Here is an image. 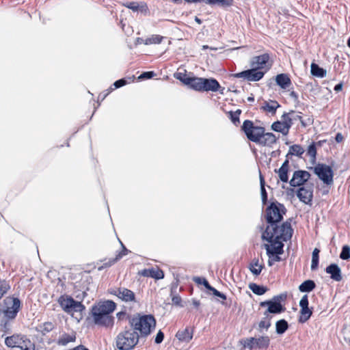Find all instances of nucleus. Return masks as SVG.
<instances>
[{"mask_svg":"<svg viewBox=\"0 0 350 350\" xmlns=\"http://www.w3.org/2000/svg\"><path fill=\"white\" fill-rule=\"evenodd\" d=\"M176 288H177V285H176V286L173 285L172 288H171L172 301L173 304H174L176 306H182V305H181V302H182L181 297L178 295L174 294Z\"/></svg>","mask_w":350,"mask_h":350,"instance_id":"nucleus-42","label":"nucleus"},{"mask_svg":"<svg viewBox=\"0 0 350 350\" xmlns=\"http://www.w3.org/2000/svg\"><path fill=\"white\" fill-rule=\"evenodd\" d=\"M111 293L117 296L121 300L130 302V301H135V293L126 288H117L111 291Z\"/></svg>","mask_w":350,"mask_h":350,"instance_id":"nucleus-16","label":"nucleus"},{"mask_svg":"<svg viewBox=\"0 0 350 350\" xmlns=\"http://www.w3.org/2000/svg\"><path fill=\"white\" fill-rule=\"evenodd\" d=\"M162 40V36L153 35L151 37L146 38L144 43L145 44H159L161 42Z\"/></svg>","mask_w":350,"mask_h":350,"instance_id":"nucleus-46","label":"nucleus"},{"mask_svg":"<svg viewBox=\"0 0 350 350\" xmlns=\"http://www.w3.org/2000/svg\"><path fill=\"white\" fill-rule=\"evenodd\" d=\"M316 287L315 282L312 280H307L299 286V291L302 293H309L313 291Z\"/></svg>","mask_w":350,"mask_h":350,"instance_id":"nucleus-32","label":"nucleus"},{"mask_svg":"<svg viewBox=\"0 0 350 350\" xmlns=\"http://www.w3.org/2000/svg\"><path fill=\"white\" fill-rule=\"evenodd\" d=\"M275 83L282 89H286L291 85V80L287 74L281 73L276 75Z\"/></svg>","mask_w":350,"mask_h":350,"instance_id":"nucleus-22","label":"nucleus"},{"mask_svg":"<svg viewBox=\"0 0 350 350\" xmlns=\"http://www.w3.org/2000/svg\"><path fill=\"white\" fill-rule=\"evenodd\" d=\"M280 107V105L276 100H269V101H265L264 103V105L262 106L261 109L271 113V114H275L277 109Z\"/></svg>","mask_w":350,"mask_h":350,"instance_id":"nucleus-25","label":"nucleus"},{"mask_svg":"<svg viewBox=\"0 0 350 350\" xmlns=\"http://www.w3.org/2000/svg\"><path fill=\"white\" fill-rule=\"evenodd\" d=\"M202 92H217L221 88L219 82L214 78L202 79Z\"/></svg>","mask_w":350,"mask_h":350,"instance_id":"nucleus-17","label":"nucleus"},{"mask_svg":"<svg viewBox=\"0 0 350 350\" xmlns=\"http://www.w3.org/2000/svg\"><path fill=\"white\" fill-rule=\"evenodd\" d=\"M149 273L150 276L151 278H155V279H162L164 278V273L161 269H155L154 268H152L149 269Z\"/></svg>","mask_w":350,"mask_h":350,"instance_id":"nucleus-44","label":"nucleus"},{"mask_svg":"<svg viewBox=\"0 0 350 350\" xmlns=\"http://www.w3.org/2000/svg\"><path fill=\"white\" fill-rule=\"evenodd\" d=\"M120 242L122 245V251L119 252L118 254H116V256L115 257L116 260H117L118 261L119 260H120L124 256H126L129 252L120 241Z\"/></svg>","mask_w":350,"mask_h":350,"instance_id":"nucleus-51","label":"nucleus"},{"mask_svg":"<svg viewBox=\"0 0 350 350\" xmlns=\"http://www.w3.org/2000/svg\"><path fill=\"white\" fill-rule=\"evenodd\" d=\"M57 302L62 310L70 313L71 312H82L85 309V306L79 301H75L72 297L63 295H61Z\"/></svg>","mask_w":350,"mask_h":350,"instance_id":"nucleus-7","label":"nucleus"},{"mask_svg":"<svg viewBox=\"0 0 350 350\" xmlns=\"http://www.w3.org/2000/svg\"><path fill=\"white\" fill-rule=\"evenodd\" d=\"M314 172L325 184L327 185L333 184L334 172L329 165L318 163L314 167Z\"/></svg>","mask_w":350,"mask_h":350,"instance_id":"nucleus-9","label":"nucleus"},{"mask_svg":"<svg viewBox=\"0 0 350 350\" xmlns=\"http://www.w3.org/2000/svg\"><path fill=\"white\" fill-rule=\"evenodd\" d=\"M282 119L284 120L283 122L284 123H286L287 125H289V129H290L291 126H292V124H293V120H291V118L289 116V113H284L282 115Z\"/></svg>","mask_w":350,"mask_h":350,"instance_id":"nucleus-54","label":"nucleus"},{"mask_svg":"<svg viewBox=\"0 0 350 350\" xmlns=\"http://www.w3.org/2000/svg\"><path fill=\"white\" fill-rule=\"evenodd\" d=\"M310 177V174L305 170H297L295 171L292 178L289 181V184L291 187H300L304 185Z\"/></svg>","mask_w":350,"mask_h":350,"instance_id":"nucleus-14","label":"nucleus"},{"mask_svg":"<svg viewBox=\"0 0 350 350\" xmlns=\"http://www.w3.org/2000/svg\"><path fill=\"white\" fill-rule=\"evenodd\" d=\"M193 334V329L190 327H187L183 330H179L176 334V337L182 342H188L192 338Z\"/></svg>","mask_w":350,"mask_h":350,"instance_id":"nucleus-21","label":"nucleus"},{"mask_svg":"<svg viewBox=\"0 0 350 350\" xmlns=\"http://www.w3.org/2000/svg\"><path fill=\"white\" fill-rule=\"evenodd\" d=\"M271 129L283 135H286L289 131V125H287L286 123H284L283 122L277 121L272 124Z\"/></svg>","mask_w":350,"mask_h":350,"instance_id":"nucleus-29","label":"nucleus"},{"mask_svg":"<svg viewBox=\"0 0 350 350\" xmlns=\"http://www.w3.org/2000/svg\"><path fill=\"white\" fill-rule=\"evenodd\" d=\"M118 260L116 258L109 259L107 262H105L101 267H98V270L100 271L104 268L109 267L115 264Z\"/></svg>","mask_w":350,"mask_h":350,"instance_id":"nucleus-56","label":"nucleus"},{"mask_svg":"<svg viewBox=\"0 0 350 350\" xmlns=\"http://www.w3.org/2000/svg\"><path fill=\"white\" fill-rule=\"evenodd\" d=\"M241 128L247 138L256 144L260 142L265 131L264 127L254 126L253 122L249 120L243 122Z\"/></svg>","mask_w":350,"mask_h":350,"instance_id":"nucleus-6","label":"nucleus"},{"mask_svg":"<svg viewBox=\"0 0 350 350\" xmlns=\"http://www.w3.org/2000/svg\"><path fill=\"white\" fill-rule=\"evenodd\" d=\"M176 79H179L184 84L187 85L190 87L193 82L194 77H186L185 75H184V77H176Z\"/></svg>","mask_w":350,"mask_h":350,"instance_id":"nucleus-52","label":"nucleus"},{"mask_svg":"<svg viewBox=\"0 0 350 350\" xmlns=\"http://www.w3.org/2000/svg\"><path fill=\"white\" fill-rule=\"evenodd\" d=\"M269 70V68H267L265 70H258L251 68L250 69L234 74V77L243 78L248 81H258L263 78Z\"/></svg>","mask_w":350,"mask_h":350,"instance_id":"nucleus-12","label":"nucleus"},{"mask_svg":"<svg viewBox=\"0 0 350 350\" xmlns=\"http://www.w3.org/2000/svg\"><path fill=\"white\" fill-rule=\"evenodd\" d=\"M300 315L299 317V322L304 323L306 322L312 316V312L309 307H300Z\"/></svg>","mask_w":350,"mask_h":350,"instance_id":"nucleus-34","label":"nucleus"},{"mask_svg":"<svg viewBox=\"0 0 350 350\" xmlns=\"http://www.w3.org/2000/svg\"><path fill=\"white\" fill-rule=\"evenodd\" d=\"M5 308L3 310L4 315L9 319L16 318L21 308V301L17 297H8L5 300Z\"/></svg>","mask_w":350,"mask_h":350,"instance_id":"nucleus-10","label":"nucleus"},{"mask_svg":"<svg viewBox=\"0 0 350 350\" xmlns=\"http://www.w3.org/2000/svg\"><path fill=\"white\" fill-rule=\"evenodd\" d=\"M277 137L272 133H263L262 138L257 144L264 146H271L276 143Z\"/></svg>","mask_w":350,"mask_h":350,"instance_id":"nucleus-23","label":"nucleus"},{"mask_svg":"<svg viewBox=\"0 0 350 350\" xmlns=\"http://www.w3.org/2000/svg\"><path fill=\"white\" fill-rule=\"evenodd\" d=\"M21 344L18 346L17 348L20 349V350H35L34 344L26 336H24L21 340Z\"/></svg>","mask_w":350,"mask_h":350,"instance_id":"nucleus-36","label":"nucleus"},{"mask_svg":"<svg viewBox=\"0 0 350 350\" xmlns=\"http://www.w3.org/2000/svg\"><path fill=\"white\" fill-rule=\"evenodd\" d=\"M310 72L312 75L319 78H323L326 76L327 74V72L324 68L320 67L318 64L315 63L311 64Z\"/></svg>","mask_w":350,"mask_h":350,"instance_id":"nucleus-30","label":"nucleus"},{"mask_svg":"<svg viewBox=\"0 0 350 350\" xmlns=\"http://www.w3.org/2000/svg\"><path fill=\"white\" fill-rule=\"evenodd\" d=\"M193 281L198 284H202L206 289L210 286L208 280L202 277H194Z\"/></svg>","mask_w":350,"mask_h":350,"instance_id":"nucleus-50","label":"nucleus"},{"mask_svg":"<svg viewBox=\"0 0 350 350\" xmlns=\"http://www.w3.org/2000/svg\"><path fill=\"white\" fill-rule=\"evenodd\" d=\"M305 150L299 144H293L289 147V150L286 157H288L289 156H297L301 158Z\"/></svg>","mask_w":350,"mask_h":350,"instance_id":"nucleus-27","label":"nucleus"},{"mask_svg":"<svg viewBox=\"0 0 350 350\" xmlns=\"http://www.w3.org/2000/svg\"><path fill=\"white\" fill-rule=\"evenodd\" d=\"M271 245H265V248L267 250V254L269 258H272L274 254H282L284 252V244L280 241H278L277 243H274L273 242H269Z\"/></svg>","mask_w":350,"mask_h":350,"instance_id":"nucleus-18","label":"nucleus"},{"mask_svg":"<svg viewBox=\"0 0 350 350\" xmlns=\"http://www.w3.org/2000/svg\"><path fill=\"white\" fill-rule=\"evenodd\" d=\"M308 297L307 295H304L301 300L299 301V306L300 307H308Z\"/></svg>","mask_w":350,"mask_h":350,"instance_id":"nucleus-59","label":"nucleus"},{"mask_svg":"<svg viewBox=\"0 0 350 350\" xmlns=\"http://www.w3.org/2000/svg\"><path fill=\"white\" fill-rule=\"evenodd\" d=\"M250 270L254 275H258L262 271L263 265H259L258 260L253 261L250 265Z\"/></svg>","mask_w":350,"mask_h":350,"instance_id":"nucleus-39","label":"nucleus"},{"mask_svg":"<svg viewBox=\"0 0 350 350\" xmlns=\"http://www.w3.org/2000/svg\"><path fill=\"white\" fill-rule=\"evenodd\" d=\"M340 258L342 260H348L350 258V247L347 245H344L340 254Z\"/></svg>","mask_w":350,"mask_h":350,"instance_id":"nucleus-49","label":"nucleus"},{"mask_svg":"<svg viewBox=\"0 0 350 350\" xmlns=\"http://www.w3.org/2000/svg\"><path fill=\"white\" fill-rule=\"evenodd\" d=\"M342 86H343L342 83H338V84H336V85H335V87H334V90L336 92H340V91H341V90H342Z\"/></svg>","mask_w":350,"mask_h":350,"instance_id":"nucleus-64","label":"nucleus"},{"mask_svg":"<svg viewBox=\"0 0 350 350\" xmlns=\"http://www.w3.org/2000/svg\"><path fill=\"white\" fill-rule=\"evenodd\" d=\"M287 298V293H283L280 295L273 296L271 299L261 301L260 306L262 308L267 307V310L263 312L267 316L271 314H278L284 312L286 310L284 306L282 304Z\"/></svg>","mask_w":350,"mask_h":350,"instance_id":"nucleus-4","label":"nucleus"},{"mask_svg":"<svg viewBox=\"0 0 350 350\" xmlns=\"http://www.w3.org/2000/svg\"><path fill=\"white\" fill-rule=\"evenodd\" d=\"M124 5L126 8L133 10V12H137L139 10V5L137 2H134V1L129 2V3H126V4H124Z\"/></svg>","mask_w":350,"mask_h":350,"instance_id":"nucleus-55","label":"nucleus"},{"mask_svg":"<svg viewBox=\"0 0 350 350\" xmlns=\"http://www.w3.org/2000/svg\"><path fill=\"white\" fill-rule=\"evenodd\" d=\"M24 337V336L20 335H12L11 336H8L5 338V343L8 347L12 348H17L22 342L21 340Z\"/></svg>","mask_w":350,"mask_h":350,"instance_id":"nucleus-24","label":"nucleus"},{"mask_svg":"<svg viewBox=\"0 0 350 350\" xmlns=\"http://www.w3.org/2000/svg\"><path fill=\"white\" fill-rule=\"evenodd\" d=\"M163 339H164V334L161 330H159L157 332L156 337L154 338V342L156 344H160L163 342Z\"/></svg>","mask_w":350,"mask_h":350,"instance_id":"nucleus-57","label":"nucleus"},{"mask_svg":"<svg viewBox=\"0 0 350 350\" xmlns=\"http://www.w3.org/2000/svg\"><path fill=\"white\" fill-rule=\"evenodd\" d=\"M155 75H156V74L153 71L144 72L143 73H142L139 75V79H149L152 78Z\"/></svg>","mask_w":350,"mask_h":350,"instance_id":"nucleus-53","label":"nucleus"},{"mask_svg":"<svg viewBox=\"0 0 350 350\" xmlns=\"http://www.w3.org/2000/svg\"><path fill=\"white\" fill-rule=\"evenodd\" d=\"M91 314L93 318L94 323L96 325L103 326L105 327H112L113 326V317L109 314H105L93 308L91 310Z\"/></svg>","mask_w":350,"mask_h":350,"instance_id":"nucleus-11","label":"nucleus"},{"mask_svg":"<svg viewBox=\"0 0 350 350\" xmlns=\"http://www.w3.org/2000/svg\"><path fill=\"white\" fill-rule=\"evenodd\" d=\"M248 287L254 294L257 295H262L268 291L267 287L257 284L256 283L249 284Z\"/></svg>","mask_w":350,"mask_h":350,"instance_id":"nucleus-33","label":"nucleus"},{"mask_svg":"<svg viewBox=\"0 0 350 350\" xmlns=\"http://www.w3.org/2000/svg\"><path fill=\"white\" fill-rule=\"evenodd\" d=\"M275 172L278 174L280 180L283 183H287L288 180V170L280 167Z\"/></svg>","mask_w":350,"mask_h":350,"instance_id":"nucleus-45","label":"nucleus"},{"mask_svg":"<svg viewBox=\"0 0 350 350\" xmlns=\"http://www.w3.org/2000/svg\"><path fill=\"white\" fill-rule=\"evenodd\" d=\"M129 323L131 328L139 332V338H145L150 335L156 327V321L151 314L140 315L137 314L129 317Z\"/></svg>","mask_w":350,"mask_h":350,"instance_id":"nucleus-2","label":"nucleus"},{"mask_svg":"<svg viewBox=\"0 0 350 350\" xmlns=\"http://www.w3.org/2000/svg\"><path fill=\"white\" fill-rule=\"evenodd\" d=\"M127 81L124 79H120L116 81L113 83L115 88H120L126 84Z\"/></svg>","mask_w":350,"mask_h":350,"instance_id":"nucleus-58","label":"nucleus"},{"mask_svg":"<svg viewBox=\"0 0 350 350\" xmlns=\"http://www.w3.org/2000/svg\"><path fill=\"white\" fill-rule=\"evenodd\" d=\"M207 290L211 291L213 293V294L217 297L218 295H219V291H217L216 288H215L214 287H213L212 286H209L208 288H207Z\"/></svg>","mask_w":350,"mask_h":350,"instance_id":"nucleus-60","label":"nucleus"},{"mask_svg":"<svg viewBox=\"0 0 350 350\" xmlns=\"http://www.w3.org/2000/svg\"><path fill=\"white\" fill-rule=\"evenodd\" d=\"M139 340L138 332L131 328H125L115 338V347L119 350H131L137 345Z\"/></svg>","mask_w":350,"mask_h":350,"instance_id":"nucleus-3","label":"nucleus"},{"mask_svg":"<svg viewBox=\"0 0 350 350\" xmlns=\"http://www.w3.org/2000/svg\"><path fill=\"white\" fill-rule=\"evenodd\" d=\"M272 316H267L263 313V317L258 323V330L262 333L264 330L267 331L271 325V320Z\"/></svg>","mask_w":350,"mask_h":350,"instance_id":"nucleus-26","label":"nucleus"},{"mask_svg":"<svg viewBox=\"0 0 350 350\" xmlns=\"http://www.w3.org/2000/svg\"><path fill=\"white\" fill-rule=\"evenodd\" d=\"M307 154L308 156H310L312 160L316 159L317 148H316V144L314 142H312V144H310L308 146V149H307Z\"/></svg>","mask_w":350,"mask_h":350,"instance_id":"nucleus-47","label":"nucleus"},{"mask_svg":"<svg viewBox=\"0 0 350 350\" xmlns=\"http://www.w3.org/2000/svg\"><path fill=\"white\" fill-rule=\"evenodd\" d=\"M54 327H55L53 323L47 321L38 325L36 327V329L38 332H40L42 334V335L44 336L52 331Z\"/></svg>","mask_w":350,"mask_h":350,"instance_id":"nucleus-31","label":"nucleus"},{"mask_svg":"<svg viewBox=\"0 0 350 350\" xmlns=\"http://www.w3.org/2000/svg\"><path fill=\"white\" fill-rule=\"evenodd\" d=\"M269 60L270 55L267 53L254 56L250 59V66L258 70H265L267 68H270L271 66V64H269Z\"/></svg>","mask_w":350,"mask_h":350,"instance_id":"nucleus-13","label":"nucleus"},{"mask_svg":"<svg viewBox=\"0 0 350 350\" xmlns=\"http://www.w3.org/2000/svg\"><path fill=\"white\" fill-rule=\"evenodd\" d=\"M10 289V285L8 281L0 278V299L8 292Z\"/></svg>","mask_w":350,"mask_h":350,"instance_id":"nucleus-41","label":"nucleus"},{"mask_svg":"<svg viewBox=\"0 0 350 350\" xmlns=\"http://www.w3.org/2000/svg\"><path fill=\"white\" fill-rule=\"evenodd\" d=\"M288 113L291 118V120H293V122L295 121L299 120L301 124V126L303 127H306L308 125H310V124H312V122H313V120L311 118H308V120L306 121L303 120L301 116L300 115L301 114L300 112L296 113L294 111H291Z\"/></svg>","mask_w":350,"mask_h":350,"instance_id":"nucleus-28","label":"nucleus"},{"mask_svg":"<svg viewBox=\"0 0 350 350\" xmlns=\"http://www.w3.org/2000/svg\"><path fill=\"white\" fill-rule=\"evenodd\" d=\"M105 314H109L116 309V304L113 301H105L92 307Z\"/></svg>","mask_w":350,"mask_h":350,"instance_id":"nucleus-20","label":"nucleus"},{"mask_svg":"<svg viewBox=\"0 0 350 350\" xmlns=\"http://www.w3.org/2000/svg\"><path fill=\"white\" fill-rule=\"evenodd\" d=\"M202 77H194L190 88L198 92H202Z\"/></svg>","mask_w":350,"mask_h":350,"instance_id":"nucleus-43","label":"nucleus"},{"mask_svg":"<svg viewBox=\"0 0 350 350\" xmlns=\"http://www.w3.org/2000/svg\"><path fill=\"white\" fill-rule=\"evenodd\" d=\"M297 196L301 202L310 204L313 198L312 186L306 185L299 187L297 192Z\"/></svg>","mask_w":350,"mask_h":350,"instance_id":"nucleus-15","label":"nucleus"},{"mask_svg":"<svg viewBox=\"0 0 350 350\" xmlns=\"http://www.w3.org/2000/svg\"><path fill=\"white\" fill-rule=\"evenodd\" d=\"M288 328V323L285 319H280L275 323V332L278 334H283Z\"/></svg>","mask_w":350,"mask_h":350,"instance_id":"nucleus-35","label":"nucleus"},{"mask_svg":"<svg viewBox=\"0 0 350 350\" xmlns=\"http://www.w3.org/2000/svg\"><path fill=\"white\" fill-rule=\"evenodd\" d=\"M260 193H261V198H262V202L265 205L267 202V193L266 191L265 187V179L260 172Z\"/></svg>","mask_w":350,"mask_h":350,"instance_id":"nucleus-38","label":"nucleus"},{"mask_svg":"<svg viewBox=\"0 0 350 350\" xmlns=\"http://www.w3.org/2000/svg\"><path fill=\"white\" fill-rule=\"evenodd\" d=\"M325 271L330 274V278L334 281L340 282L342 279L340 268L337 264L332 263L326 267Z\"/></svg>","mask_w":350,"mask_h":350,"instance_id":"nucleus-19","label":"nucleus"},{"mask_svg":"<svg viewBox=\"0 0 350 350\" xmlns=\"http://www.w3.org/2000/svg\"><path fill=\"white\" fill-rule=\"evenodd\" d=\"M286 209L285 206L278 202H271L266 209V221L269 224L270 228L275 226L283 219L284 215L286 214Z\"/></svg>","mask_w":350,"mask_h":350,"instance_id":"nucleus-5","label":"nucleus"},{"mask_svg":"<svg viewBox=\"0 0 350 350\" xmlns=\"http://www.w3.org/2000/svg\"><path fill=\"white\" fill-rule=\"evenodd\" d=\"M126 315V312L124 311H121V312H119L116 314V316H117V318L119 319V320H122L124 319V317Z\"/></svg>","mask_w":350,"mask_h":350,"instance_id":"nucleus-62","label":"nucleus"},{"mask_svg":"<svg viewBox=\"0 0 350 350\" xmlns=\"http://www.w3.org/2000/svg\"><path fill=\"white\" fill-rule=\"evenodd\" d=\"M293 230L291 227V221H286L280 226L277 224L270 228L268 226L262 234V239L268 242L277 243L278 241L282 240L287 241L292 237Z\"/></svg>","mask_w":350,"mask_h":350,"instance_id":"nucleus-1","label":"nucleus"},{"mask_svg":"<svg viewBox=\"0 0 350 350\" xmlns=\"http://www.w3.org/2000/svg\"><path fill=\"white\" fill-rule=\"evenodd\" d=\"M241 343L245 348H247L250 350L264 349L269 346L270 338L267 336H260L258 338L250 337L243 339Z\"/></svg>","mask_w":350,"mask_h":350,"instance_id":"nucleus-8","label":"nucleus"},{"mask_svg":"<svg viewBox=\"0 0 350 350\" xmlns=\"http://www.w3.org/2000/svg\"><path fill=\"white\" fill-rule=\"evenodd\" d=\"M343 139H344L343 135L340 133H338L336 135L335 140L336 141V142L340 143L343 141Z\"/></svg>","mask_w":350,"mask_h":350,"instance_id":"nucleus-61","label":"nucleus"},{"mask_svg":"<svg viewBox=\"0 0 350 350\" xmlns=\"http://www.w3.org/2000/svg\"><path fill=\"white\" fill-rule=\"evenodd\" d=\"M319 252L320 250L317 248H315L312 254V262H311V269L312 271L316 270L319 266Z\"/></svg>","mask_w":350,"mask_h":350,"instance_id":"nucleus-40","label":"nucleus"},{"mask_svg":"<svg viewBox=\"0 0 350 350\" xmlns=\"http://www.w3.org/2000/svg\"><path fill=\"white\" fill-rule=\"evenodd\" d=\"M241 113V109H237L235 111H230V118L231 121L235 125H237L239 123V116Z\"/></svg>","mask_w":350,"mask_h":350,"instance_id":"nucleus-48","label":"nucleus"},{"mask_svg":"<svg viewBox=\"0 0 350 350\" xmlns=\"http://www.w3.org/2000/svg\"><path fill=\"white\" fill-rule=\"evenodd\" d=\"M76 339L75 336H71L68 334H62L57 340V344L59 345H66L70 342H74Z\"/></svg>","mask_w":350,"mask_h":350,"instance_id":"nucleus-37","label":"nucleus"},{"mask_svg":"<svg viewBox=\"0 0 350 350\" xmlns=\"http://www.w3.org/2000/svg\"><path fill=\"white\" fill-rule=\"evenodd\" d=\"M290 96H291V98H292L294 100V101H295V102L298 101L299 96H298L297 93L295 92V91L291 92Z\"/></svg>","mask_w":350,"mask_h":350,"instance_id":"nucleus-63","label":"nucleus"}]
</instances>
